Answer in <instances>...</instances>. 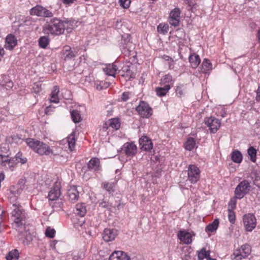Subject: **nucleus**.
<instances>
[{
	"mask_svg": "<svg viewBox=\"0 0 260 260\" xmlns=\"http://www.w3.org/2000/svg\"><path fill=\"white\" fill-rule=\"evenodd\" d=\"M14 157L16 159V160L18 163L20 162L21 164H24L27 161V158L26 157H22V153L20 152H18Z\"/></svg>",
	"mask_w": 260,
	"mask_h": 260,
	"instance_id": "nucleus-43",
	"label": "nucleus"
},
{
	"mask_svg": "<svg viewBox=\"0 0 260 260\" xmlns=\"http://www.w3.org/2000/svg\"><path fill=\"white\" fill-rule=\"evenodd\" d=\"M170 89L169 84H167L164 87H158L156 88L155 91L156 94L159 96H165Z\"/></svg>",
	"mask_w": 260,
	"mask_h": 260,
	"instance_id": "nucleus-29",
	"label": "nucleus"
},
{
	"mask_svg": "<svg viewBox=\"0 0 260 260\" xmlns=\"http://www.w3.org/2000/svg\"><path fill=\"white\" fill-rule=\"evenodd\" d=\"M136 110L142 117L149 118L152 114V109L148 104L144 101H140Z\"/></svg>",
	"mask_w": 260,
	"mask_h": 260,
	"instance_id": "nucleus-7",
	"label": "nucleus"
},
{
	"mask_svg": "<svg viewBox=\"0 0 260 260\" xmlns=\"http://www.w3.org/2000/svg\"><path fill=\"white\" fill-rule=\"evenodd\" d=\"M16 159H15L14 157L11 158L9 157L6 167H8L11 170H13V168L18 164Z\"/></svg>",
	"mask_w": 260,
	"mask_h": 260,
	"instance_id": "nucleus-41",
	"label": "nucleus"
},
{
	"mask_svg": "<svg viewBox=\"0 0 260 260\" xmlns=\"http://www.w3.org/2000/svg\"><path fill=\"white\" fill-rule=\"evenodd\" d=\"M84 222H85V220H82L81 221H79V222L78 223V224L80 226H82V225L84 223Z\"/></svg>",
	"mask_w": 260,
	"mask_h": 260,
	"instance_id": "nucleus-62",
	"label": "nucleus"
},
{
	"mask_svg": "<svg viewBox=\"0 0 260 260\" xmlns=\"http://www.w3.org/2000/svg\"><path fill=\"white\" fill-rule=\"evenodd\" d=\"M42 84L40 82L35 83L32 87V91L38 93L42 90Z\"/></svg>",
	"mask_w": 260,
	"mask_h": 260,
	"instance_id": "nucleus-46",
	"label": "nucleus"
},
{
	"mask_svg": "<svg viewBox=\"0 0 260 260\" xmlns=\"http://www.w3.org/2000/svg\"><path fill=\"white\" fill-rule=\"evenodd\" d=\"M188 180L192 184H195L199 180L200 170L194 165H190L188 168Z\"/></svg>",
	"mask_w": 260,
	"mask_h": 260,
	"instance_id": "nucleus-10",
	"label": "nucleus"
},
{
	"mask_svg": "<svg viewBox=\"0 0 260 260\" xmlns=\"http://www.w3.org/2000/svg\"><path fill=\"white\" fill-rule=\"evenodd\" d=\"M109 125L115 129H118L120 127V123L118 119L113 118L110 120Z\"/></svg>",
	"mask_w": 260,
	"mask_h": 260,
	"instance_id": "nucleus-42",
	"label": "nucleus"
},
{
	"mask_svg": "<svg viewBox=\"0 0 260 260\" xmlns=\"http://www.w3.org/2000/svg\"><path fill=\"white\" fill-rule=\"evenodd\" d=\"M19 184H22V185L23 186L24 184V181L23 179L20 180L19 182Z\"/></svg>",
	"mask_w": 260,
	"mask_h": 260,
	"instance_id": "nucleus-63",
	"label": "nucleus"
},
{
	"mask_svg": "<svg viewBox=\"0 0 260 260\" xmlns=\"http://www.w3.org/2000/svg\"><path fill=\"white\" fill-rule=\"evenodd\" d=\"M207 260H216L215 258H211L210 255L207 258Z\"/></svg>",
	"mask_w": 260,
	"mask_h": 260,
	"instance_id": "nucleus-64",
	"label": "nucleus"
},
{
	"mask_svg": "<svg viewBox=\"0 0 260 260\" xmlns=\"http://www.w3.org/2000/svg\"><path fill=\"white\" fill-rule=\"evenodd\" d=\"M75 134L72 133L67 138V142L68 143L69 148L71 150L74 148L75 145Z\"/></svg>",
	"mask_w": 260,
	"mask_h": 260,
	"instance_id": "nucleus-37",
	"label": "nucleus"
},
{
	"mask_svg": "<svg viewBox=\"0 0 260 260\" xmlns=\"http://www.w3.org/2000/svg\"><path fill=\"white\" fill-rule=\"evenodd\" d=\"M60 196V187L59 185H55L49 192L48 198L50 201H55Z\"/></svg>",
	"mask_w": 260,
	"mask_h": 260,
	"instance_id": "nucleus-19",
	"label": "nucleus"
},
{
	"mask_svg": "<svg viewBox=\"0 0 260 260\" xmlns=\"http://www.w3.org/2000/svg\"><path fill=\"white\" fill-rule=\"evenodd\" d=\"M232 160L237 164H240L243 159V155L238 150H234L231 153Z\"/></svg>",
	"mask_w": 260,
	"mask_h": 260,
	"instance_id": "nucleus-24",
	"label": "nucleus"
},
{
	"mask_svg": "<svg viewBox=\"0 0 260 260\" xmlns=\"http://www.w3.org/2000/svg\"><path fill=\"white\" fill-rule=\"evenodd\" d=\"M18 257L19 252L17 249L10 251L6 256V260H12L14 258L18 259Z\"/></svg>",
	"mask_w": 260,
	"mask_h": 260,
	"instance_id": "nucleus-40",
	"label": "nucleus"
},
{
	"mask_svg": "<svg viewBox=\"0 0 260 260\" xmlns=\"http://www.w3.org/2000/svg\"><path fill=\"white\" fill-rule=\"evenodd\" d=\"M196 141L193 138L190 137L187 139L184 145L186 150L191 151L194 147Z\"/></svg>",
	"mask_w": 260,
	"mask_h": 260,
	"instance_id": "nucleus-33",
	"label": "nucleus"
},
{
	"mask_svg": "<svg viewBox=\"0 0 260 260\" xmlns=\"http://www.w3.org/2000/svg\"><path fill=\"white\" fill-rule=\"evenodd\" d=\"M176 93L178 97L181 98L185 94V90L183 85L177 86L176 89Z\"/></svg>",
	"mask_w": 260,
	"mask_h": 260,
	"instance_id": "nucleus-47",
	"label": "nucleus"
},
{
	"mask_svg": "<svg viewBox=\"0 0 260 260\" xmlns=\"http://www.w3.org/2000/svg\"><path fill=\"white\" fill-rule=\"evenodd\" d=\"M17 41L15 37L12 35H8L6 38V43L5 48L6 49L11 50L13 49L14 47L17 45Z\"/></svg>",
	"mask_w": 260,
	"mask_h": 260,
	"instance_id": "nucleus-20",
	"label": "nucleus"
},
{
	"mask_svg": "<svg viewBox=\"0 0 260 260\" xmlns=\"http://www.w3.org/2000/svg\"><path fill=\"white\" fill-rule=\"evenodd\" d=\"M188 60L192 68L194 69L197 68L201 62L199 55L194 53L189 55Z\"/></svg>",
	"mask_w": 260,
	"mask_h": 260,
	"instance_id": "nucleus-25",
	"label": "nucleus"
},
{
	"mask_svg": "<svg viewBox=\"0 0 260 260\" xmlns=\"http://www.w3.org/2000/svg\"><path fill=\"white\" fill-rule=\"evenodd\" d=\"M88 170L98 172L101 170L100 159L96 157L92 158L87 163Z\"/></svg>",
	"mask_w": 260,
	"mask_h": 260,
	"instance_id": "nucleus-18",
	"label": "nucleus"
},
{
	"mask_svg": "<svg viewBox=\"0 0 260 260\" xmlns=\"http://www.w3.org/2000/svg\"><path fill=\"white\" fill-rule=\"evenodd\" d=\"M71 116L72 120L75 123H78L81 120V117L80 112L77 110H74L71 111Z\"/></svg>",
	"mask_w": 260,
	"mask_h": 260,
	"instance_id": "nucleus-36",
	"label": "nucleus"
},
{
	"mask_svg": "<svg viewBox=\"0 0 260 260\" xmlns=\"http://www.w3.org/2000/svg\"><path fill=\"white\" fill-rule=\"evenodd\" d=\"M87 212L86 207L85 204H78L76 205L74 213L77 215L82 217Z\"/></svg>",
	"mask_w": 260,
	"mask_h": 260,
	"instance_id": "nucleus-23",
	"label": "nucleus"
},
{
	"mask_svg": "<svg viewBox=\"0 0 260 260\" xmlns=\"http://www.w3.org/2000/svg\"><path fill=\"white\" fill-rule=\"evenodd\" d=\"M61 1L65 5H70L73 4L75 0H61Z\"/></svg>",
	"mask_w": 260,
	"mask_h": 260,
	"instance_id": "nucleus-58",
	"label": "nucleus"
},
{
	"mask_svg": "<svg viewBox=\"0 0 260 260\" xmlns=\"http://www.w3.org/2000/svg\"><path fill=\"white\" fill-rule=\"evenodd\" d=\"M178 237L180 240L186 244H190L192 242V237L188 232L180 231L178 234Z\"/></svg>",
	"mask_w": 260,
	"mask_h": 260,
	"instance_id": "nucleus-21",
	"label": "nucleus"
},
{
	"mask_svg": "<svg viewBox=\"0 0 260 260\" xmlns=\"http://www.w3.org/2000/svg\"><path fill=\"white\" fill-rule=\"evenodd\" d=\"M9 157L8 155L0 154V165L4 167H7Z\"/></svg>",
	"mask_w": 260,
	"mask_h": 260,
	"instance_id": "nucleus-48",
	"label": "nucleus"
},
{
	"mask_svg": "<svg viewBox=\"0 0 260 260\" xmlns=\"http://www.w3.org/2000/svg\"><path fill=\"white\" fill-rule=\"evenodd\" d=\"M11 209V218L13 221L12 226L20 234H23V230H25L26 226L27 213L22 206L18 203L13 204Z\"/></svg>",
	"mask_w": 260,
	"mask_h": 260,
	"instance_id": "nucleus-2",
	"label": "nucleus"
},
{
	"mask_svg": "<svg viewBox=\"0 0 260 260\" xmlns=\"http://www.w3.org/2000/svg\"><path fill=\"white\" fill-rule=\"evenodd\" d=\"M57 241L56 240L52 241L50 244V246L53 248H55V246L56 244L57 243Z\"/></svg>",
	"mask_w": 260,
	"mask_h": 260,
	"instance_id": "nucleus-59",
	"label": "nucleus"
},
{
	"mask_svg": "<svg viewBox=\"0 0 260 260\" xmlns=\"http://www.w3.org/2000/svg\"><path fill=\"white\" fill-rule=\"evenodd\" d=\"M248 154L250 156V160L255 162L256 160L257 150L252 146H250L247 150Z\"/></svg>",
	"mask_w": 260,
	"mask_h": 260,
	"instance_id": "nucleus-34",
	"label": "nucleus"
},
{
	"mask_svg": "<svg viewBox=\"0 0 260 260\" xmlns=\"http://www.w3.org/2000/svg\"><path fill=\"white\" fill-rule=\"evenodd\" d=\"M77 23V21L72 18L53 17L46 22L43 30L46 34L58 36L63 34L65 29H73Z\"/></svg>",
	"mask_w": 260,
	"mask_h": 260,
	"instance_id": "nucleus-1",
	"label": "nucleus"
},
{
	"mask_svg": "<svg viewBox=\"0 0 260 260\" xmlns=\"http://www.w3.org/2000/svg\"><path fill=\"white\" fill-rule=\"evenodd\" d=\"M257 37L258 39V41L260 43V28L258 29L257 31Z\"/></svg>",
	"mask_w": 260,
	"mask_h": 260,
	"instance_id": "nucleus-61",
	"label": "nucleus"
},
{
	"mask_svg": "<svg viewBox=\"0 0 260 260\" xmlns=\"http://www.w3.org/2000/svg\"><path fill=\"white\" fill-rule=\"evenodd\" d=\"M180 10L178 8L173 9L170 13L169 22L171 25L178 26L180 24Z\"/></svg>",
	"mask_w": 260,
	"mask_h": 260,
	"instance_id": "nucleus-12",
	"label": "nucleus"
},
{
	"mask_svg": "<svg viewBox=\"0 0 260 260\" xmlns=\"http://www.w3.org/2000/svg\"><path fill=\"white\" fill-rule=\"evenodd\" d=\"M255 216L253 214L249 213L243 216V221L247 232H251L256 226V221Z\"/></svg>",
	"mask_w": 260,
	"mask_h": 260,
	"instance_id": "nucleus-9",
	"label": "nucleus"
},
{
	"mask_svg": "<svg viewBox=\"0 0 260 260\" xmlns=\"http://www.w3.org/2000/svg\"><path fill=\"white\" fill-rule=\"evenodd\" d=\"M83 257L81 253H78L77 254H75L73 256V260H82Z\"/></svg>",
	"mask_w": 260,
	"mask_h": 260,
	"instance_id": "nucleus-56",
	"label": "nucleus"
},
{
	"mask_svg": "<svg viewBox=\"0 0 260 260\" xmlns=\"http://www.w3.org/2000/svg\"><path fill=\"white\" fill-rule=\"evenodd\" d=\"M119 251H114L110 256L109 260H120Z\"/></svg>",
	"mask_w": 260,
	"mask_h": 260,
	"instance_id": "nucleus-51",
	"label": "nucleus"
},
{
	"mask_svg": "<svg viewBox=\"0 0 260 260\" xmlns=\"http://www.w3.org/2000/svg\"><path fill=\"white\" fill-rule=\"evenodd\" d=\"M251 247L249 245L245 244L243 245L240 248L236 250L233 255L235 256L234 260H241L247 257L251 253Z\"/></svg>",
	"mask_w": 260,
	"mask_h": 260,
	"instance_id": "nucleus-8",
	"label": "nucleus"
},
{
	"mask_svg": "<svg viewBox=\"0 0 260 260\" xmlns=\"http://www.w3.org/2000/svg\"><path fill=\"white\" fill-rule=\"evenodd\" d=\"M229 207L231 206V208H229L228 209H232V211H234V210L236 207V202L235 201H231L229 204Z\"/></svg>",
	"mask_w": 260,
	"mask_h": 260,
	"instance_id": "nucleus-55",
	"label": "nucleus"
},
{
	"mask_svg": "<svg viewBox=\"0 0 260 260\" xmlns=\"http://www.w3.org/2000/svg\"><path fill=\"white\" fill-rule=\"evenodd\" d=\"M119 251L120 253V260H130L129 256L126 253L121 251Z\"/></svg>",
	"mask_w": 260,
	"mask_h": 260,
	"instance_id": "nucleus-52",
	"label": "nucleus"
},
{
	"mask_svg": "<svg viewBox=\"0 0 260 260\" xmlns=\"http://www.w3.org/2000/svg\"><path fill=\"white\" fill-rule=\"evenodd\" d=\"M129 99V93L127 92H124L122 93L121 95V100L123 102L127 101Z\"/></svg>",
	"mask_w": 260,
	"mask_h": 260,
	"instance_id": "nucleus-53",
	"label": "nucleus"
},
{
	"mask_svg": "<svg viewBox=\"0 0 260 260\" xmlns=\"http://www.w3.org/2000/svg\"><path fill=\"white\" fill-rule=\"evenodd\" d=\"M100 207L104 208H109L110 206H109V203L105 201H102L101 202L99 203Z\"/></svg>",
	"mask_w": 260,
	"mask_h": 260,
	"instance_id": "nucleus-54",
	"label": "nucleus"
},
{
	"mask_svg": "<svg viewBox=\"0 0 260 260\" xmlns=\"http://www.w3.org/2000/svg\"><path fill=\"white\" fill-rule=\"evenodd\" d=\"M38 42L40 47L42 48H46L48 45L50 40L48 36H43L39 38Z\"/></svg>",
	"mask_w": 260,
	"mask_h": 260,
	"instance_id": "nucleus-38",
	"label": "nucleus"
},
{
	"mask_svg": "<svg viewBox=\"0 0 260 260\" xmlns=\"http://www.w3.org/2000/svg\"><path fill=\"white\" fill-rule=\"evenodd\" d=\"M26 228H27L26 226ZM23 232L25 233V234H24L25 237L23 240V243L24 245H28L32 242L33 240V236L30 234L29 229H27L26 228H25V230H23Z\"/></svg>",
	"mask_w": 260,
	"mask_h": 260,
	"instance_id": "nucleus-28",
	"label": "nucleus"
},
{
	"mask_svg": "<svg viewBox=\"0 0 260 260\" xmlns=\"http://www.w3.org/2000/svg\"><path fill=\"white\" fill-rule=\"evenodd\" d=\"M5 54V51L3 48L0 46V55H4Z\"/></svg>",
	"mask_w": 260,
	"mask_h": 260,
	"instance_id": "nucleus-60",
	"label": "nucleus"
},
{
	"mask_svg": "<svg viewBox=\"0 0 260 260\" xmlns=\"http://www.w3.org/2000/svg\"><path fill=\"white\" fill-rule=\"evenodd\" d=\"M139 144L141 146V149L142 150L149 151L153 148V143L151 140L146 136H143L139 139Z\"/></svg>",
	"mask_w": 260,
	"mask_h": 260,
	"instance_id": "nucleus-15",
	"label": "nucleus"
},
{
	"mask_svg": "<svg viewBox=\"0 0 260 260\" xmlns=\"http://www.w3.org/2000/svg\"><path fill=\"white\" fill-rule=\"evenodd\" d=\"M219 223V219L217 218L215 219L211 223H210L206 226V231L210 232L215 231L218 228Z\"/></svg>",
	"mask_w": 260,
	"mask_h": 260,
	"instance_id": "nucleus-30",
	"label": "nucleus"
},
{
	"mask_svg": "<svg viewBox=\"0 0 260 260\" xmlns=\"http://www.w3.org/2000/svg\"><path fill=\"white\" fill-rule=\"evenodd\" d=\"M120 6L124 9H127L129 7L131 0H119Z\"/></svg>",
	"mask_w": 260,
	"mask_h": 260,
	"instance_id": "nucleus-49",
	"label": "nucleus"
},
{
	"mask_svg": "<svg viewBox=\"0 0 260 260\" xmlns=\"http://www.w3.org/2000/svg\"><path fill=\"white\" fill-rule=\"evenodd\" d=\"M80 191L78 189V186H72L68 189L67 195L69 200L72 203L77 201L79 198Z\"/></svg>",
	"mask_w": 260,
	"mask_h": 260,
	"instance_id": "nucleus-17",
	"label": "nucleus"
},
{
	"mask_svg": "<svg viewBox=\"0 0 260 260\" xmlns=\"http://www.w3.org/2000/svg\"><path fill=\"white\" fill-rule=\"evenodd\" d=\"M157 29L159 34L166 35L169 30V25L167 24L160 23L157 26Z\"/></svg>",
	"mask_w": 260,
	"mask_h": 260,
	"instance_id": "nucleus-39",
	"label": "nucleus"
},
{
	"mask_svg": "<svg viewBox=\"0 0 260 260\" xmlns=\"http://www.w3.org/2000/svg\"><path fill=\"white\" fill-rule=\"evenodd\" d=\"M204 122L209 127L210 133L213 134L216 133L221 126L220 120L212 116L205 118Z\"/></svg>",
	"mask_w": 260,
	"mask_h": 260,
	"instance_id": "nucleus-11",
	"label": "nucleus"
},
{
	"mask_svg": "<svg viewBox=\"0 0 260 260\" xmlns=\"http://www.w3.org/2000/svg\"><path fill=\"white\" fill-rule=\"evenodd\" d=\"M256 100L258 102L260 101V86H258L256 91Z\"/></svg>",
	"mask_w": 260,
	"mask_h": 260,
	"instance_id": "nucleus-57",
	"label": "nucleus"
},
{
	"mask_svg": "<svg viewBox=\"0 0 260 260\" xmlns=\"http://www.w3.org/2000/svg\"><path fill=\"white\" fill-rule=\"evenodd\" d=\"M118 67L114 64H109L104 69V71L106 74L115 77Z\"/></svg>",
	"mask_w": 260,
	"mask_h": 260,
	"instance_id": "nucleus-26",
	"label": "nucleus"
},
{
	"mask_svg": "<svg viewBox=\"0 0 260 260\" xmlns=\"http://www.w3.org/2000/svg\"><path fill=\"white\" fill-rule=\"evenodd\" d=\"M122 150L127 157H133L137 152V147L134 142H126L122 147Z\"/></svg>",
	"mask_w": 260,
	"mask_h": 260,
	"instance_id": "nucleus-13",
	"label": "nucleus"
},
{
	"mask_svg": "<svg viewBox=\"0 0 260 260\" xmlns=\"http://www.w3.org/2000/svg\"><path fill=\"white\" fill-rule=\"evenodd\" d=\"M55 231L54 229H51L50 227H48L45 231V235L46 237L53 238L55 236Z\"/></svg>",
	"mask_w": 260,
	"mask_h": 260,
	"instance_id": "nucleus-45",
	"label": "nucleus"
},
{
	"mask_svg": "<svg viewBox=\"0 0 260 260\" xmlns=\"http://www.w3.org/2000/svg\"><path fill=\"white\" fill-rule=\"evenodd\" d=\"M228 219L230 222L234 224L236 220V215L234 211L232 209H228Z\"/></svg>",
	"mask_w": 260,
	"mask_h": 260,
	"instance_id": "nucleus-44",
	"label": "nucleus"
},
{
	"mask_svg": "<svg viewBox=\"0 0 260 260\" xmlns=\"http://www.w3.org/2000/svg\"><path fill=\"white\" fill-rule=\"evenodd\" d=\"M30 14L44 18H51L53 16V14L51 11L38 5L30 10Z\"/></svg>",
	"mask_w": 260,
	"mask_h": 260,
	"instance_id": "nucleus-6",
	"label": "nucleus"
},
{
	"mask_svg": "<svg viewBox=\"0 0 260 260\" xmlns=\"http://www.w3.org/2000/svg\"><path fill=\"white\" fill-rule=\"evenodd\" d=\"M131 39V36L128 34H125L121 37V40L119 43V48L122 53L125 56H129L132 51Z\"/></svg>",
	"mask_w": 260,
	"mask_h": 260,
	"instance_id": "nucleus-4",
	"label": "nucleus"
},
{
	"mask_svg": "<svg viewBox=\"0 0 260 260\" xmlns=\"http://www.w3.org/2000/svg\"><path fill=\"white\" fill-rule=\"evenodd\" d=\"M121 75L125 78L126 80L133 79L136 76V74L130 70L129 66L123 67Z\"/></svg>",
	"mask_w": 260,
	"mask_h": 260,
	"instance_id": "nucleus-22",
	"label": "nucleus"
},
{
	"mask_svg": "<svg viewBox=\"0 0 260 260\" xmlns=\"http://www.w3.org/2000/svg\"><path fill=\"white\" fill-rule=\"evenodd\" d=\"M63 55L65 60H70L75 58L78 55L77 50L70 46H66L63 50Z\"/></svg>",
	"mask_w": 260,
	"mask_h": 260,
	"instance_id": "nucleus-16",
	"label": "nucleus"
},
{
	"mask_svg": "<svg viewBox=\"0 0 260 260\" xmlns=\"http://www.w3.org/2000/svg\"><path fill=\"white\" fill-rule=\"evenodd\" d=\"M102 186L109 193H113L115 190V184L114 182H104L102 183Z\"/></svg>",
	"mask_w": 260,
	"mask_h": 260,
	"instance_id": "nucleus-32",
	"label": "nucleus"
},
{
	"mask_svg": "<svg viewBox=\"0 0 260 260\" xmlns=\"http://www.w3.org/2000/svg\"><path fill=\"white\" fill-rule=\"evenodd\" d=\"M212 63L210 60L207 58H205L202 63L201 72L203 73L207 74L212 70Z\"/></svg>",
	"mask_w": 260,
	"mask_h": 260,
	"instance_id": "nucleus-27",
	"label": "nucleus"
},
{
	"mask_svg": "<svg viewBox=\"0 0 260 260\" xmlns=\"http://www.w3.org/2000/svg\"><path fill=\"white\" fill-rule=\"evenodd\" d=\"M25 141L30 148L40 155H48L52 154L53 155H56L47 144L40 141L35 140L32 138H27L25 139Z\"/></svg>",
	"mask_w": 260,
	"mask_h": 260,
	"instance_id": "nucleus-3",
	"label": "nucleus"
},
{
	"mask_svg": "<svg viewBox=\"0 0 260 260\" xmlns=\"http://www.w3.org/2000/svg\"><path fill=\"white\" fill-rule=\"evenodd\" d=\"M210 255V251H207L205 248H202L200 251H198V260H203L204 258H207Z\"/></svg>",
	"mask_w": 260,
	"mask_h": 260,
	"instance_id": "nucleus-31",
	"label": "nucleus"
},
{
	"mask_svg": "<svg viewBox=\"0 0 260 260\" xmlns=\"http://www.w3.org/2000/svg\"><path fill=\"white\" fill-rule=\"evenodd\" d=\"M59 88L57 86L54 87V90L51 93L50 101L52 103H58V93L59 92Z\"/></svg>",
	"mask_w": 260,
	"mask_h": 260,
	"instance_id": "nucleus-35",
	"label": "nucleus"
},
{
	"mask_svg": "<svg viewBox=\"0 0 260 260\" xmlns=\"http://www.w3.org/2000/svg\"><path fill=\"white\" fill-rule=\"evenodd\" d=\"M161 82L166 84L168 83L169 84L172 81V77L170 74H167L163 76L161 80Z\"/></svg>",
	"mask_w": 260,
	"mask_h": 260,
	"instance_id": "nucleus-50",
	"label": "nucleus"
},
{
	"mask_svg": "<svg viewBox=\"0 0 260 260\" xmlns=\"http://www.w3.org/2000/svg\"><path fill=\"white\" fill-rule=\"evenodd\" d=\"M118 234V231L115 229H105L103 233V239L106 242L114 240Z\"/></svg>",
	"mask_w": 260,
	"mask_h": 260,
	"instance_id": "nucleus-14",
	"label": "nucleus"
},
{
	"mask_svg": "<svg viewBox=\"0 0 260 260\" xmlns=\"http://www.w3.org/2000/svg\"><path fill=\"white\" fill-rule=\"evenodd\" d=\"M251 186L250 182L247 180H244L240 182L235 190V198L238 199H242L250 190Z\"/></svg>",
	"mask_w": 260,
	"mask_h": 260,
	"instance_id": "nucleus-5",
	"label": "nucleus"
}]
</instances>
